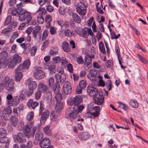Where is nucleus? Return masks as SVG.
Instances as JSON below:
<instances>
[{
    "label": "nucleus",
    "mask_w": 148,
    "mask_h": 148,
    "mask_svg": "<svg viewBox=\"0 0 148 148\" xmlns=\"http://www.w3.org/2000/svg\"><path fill=\"white\" fill-rule=\"evenodd\" d=\"M2 82L3 85L4 86L5 89L8 90L9 93L12 94L14 92L15 89L14 87V81L13 79L10 78L8 76H6Z\"/></svg>",
    "instance_id": "obj_1"
},
{
    "label": "nucleus",
    "mask_w": 148,
    "mask_h": 148,
    "mask_svg": "<svg viewBox=\"0 0 148 148\" xmlns=\"http://www.w3.org/2000/svg\"><path fill=\"white\" fill-rule=\"evenodd\" d=\"M34 123L32 121H28L24 127L25 134L26 137L30 138V136L33 137L34 133L36 130L37 127H34L31 131V130L34 126Z\"/></svg>",
    "instance_id": "obj_2"
},
{
    "label": "nucleus",
    "mask_w": 148,
    "mask_h": 148,
    "mask_svg": "<svg viewBox=\"0 0 148 148\" xmlns=\"http://www.w3.org/2000/svg\"><path fill=\"white\" fill-rule=\"evenodd\" d=\"M39 115H41L40 119V123L41 124H44L47 118L48 117L49 112L48 110H44V102L41 101L40 103Z\"/></svg>",
    "instance_id": "obj_3"
},
{
    "label": "nucleus",
    "mask_w": 148,
    "mask_h": 148,
    "mask_svg": "<svg viewBox=\"0 0 148 148\" xmlns=\"http://www.w3.org/2000/svg\"><path fill=\"white\" fill-rule=\"evenodd\" d=\"M83 98L80 95H78L73 99L70 97L69 98L67 101L68 104L70 106H75L76 105H79L82 101Z\"/></svg>",
    "instance_id": "obj_4"
},
{
    "label": "nucleus",
    "mask_w": 148,
    "mask_h": 148,
    "mask_svg": "<svg viewBox=\"0 0 148 148\" xmlns=\"http://www.w3.org/2000/svg\"><path fill=\"white\" fill-rule=\"evenodd\" d=\"M66 114L70 118L71 121L73 120L75 121L76 119L79 116V113L77 111L75 110L72 107H71L67 110Z\"/></svg>",
    "instance_id": "obj_5"
},
{
    "label": "nucleus",
    "mask_w": 148,
    "mask_h": 148,
    "mask_svg": "<svg viewBox=\"0 0 148 148\" xmlns=\"http://www.w3.org/2000/svg\"><path fill=\"white\" fill-rule=\"evenodd\" d=\"M63 104L61 101L57 102V103L55 106V110L56 112L52 111L51 112L50 116L51 118L57 119L58 117V115L57 112H59L62 109Z\"/></svg>",
    "instance_id": "obj_6"
},
{
    "label": "nucleus",
    "mask_w": 148,
    "mask_h": 148,
    "mask_svg": "<svg viewBox=\"0 0 148 148\" xmlns=\"http://www.w3.org/2000/svg\"><path fill=\"white\" fill-rule=\"evenodd\" d=\"M32 19L31 16L29 13L27 11H23L20 13L19 17V21H25L28 24H30V21Z\"/></svg>",
    "instance_id": "obj_7"
},
{
    "label": "nucleus",
    "mask_w": 148,
    "mask_h": 148,
    "mask_svg": "<svg viewBox=\"0 0 148 148\" xmlns=\"http://www.w3.org/2000/svg\"><path fill=\"white\" fill-rule=\"evenodd\" d=\"M104 99L103 92H100L97 95L93 97V102L97 105H101L104 102Z\"/></svg>",
    "instance_id": "obj_8"
},
{
    "label": "nucleus",
    "mask_w": 148,
    "mask_h": 148,
    "mask_svg": "<svg viewBox=\"0 0 148 148\" xmlns=\"http://www.w3.org/2000/svg\"><path fill=\"white\" fill-rule=\"evenodd\" d=\"M86 7L83 3L80 2L78 3L76 7V10L78 14L85 16L86 12Z\"/></svg>",
    "instance_id": "obj_9"
},
{
    "label": "nucleus",
    "mask_w": 148,
    "mask_h": 148,
    "mask_svg": "<svg viewBox=\"0 0 148 148\" xmlns=\"http://www.w3.org/2000/svg\"><path fill=\"white\" fill-rule=\"evenodd\" d=\"M21 60V58L18 54H14L9 63V67L13 69L17 64L20 63Z\"/></svg>",
    "instance_id": "obj_10"
},
{
    "label": "nucleus",
    "mask_w": 148,
    "mask_h": 148,
    "mask_svg": "<svg viewBox=\"0 0 148 148\" xmlns=\"http://www.w3.org/2000/svg\"><path fill=\"white\" fill-rule=\"evenodd\" d=\"M71 84L69 82H65L63 85V90L62 94L66 95L70 94L72 92Z\"/></svg>",
    "instance_id": "obj_11"
},
{
    "label": "nucleus",
    "mask_w": 148,
    "mask_h": 148,
    "mask_svg": "<svg viewBox=\"0 0 148 148\" xmlns=\"http://www.w3.org/2000/svg\"><path fill=\"white\" fill-rule=\"evenodd\" d=\"M87 83L85 80H81L79 83V86H77L76 90V93L77 94H80L82 93V90L84 89L86 87Z\"/></svg>",
    "instance_id": "obj_12"
},
{
    "label": "nucleus",
    "mask_w": 148,
    "mask_h": 148,
    "mask_svg": "<svg viewBox=\"0 0 148 148\" xmlns=\"http://www.w3.org/2000/svg\"><path fill=\"white\" fill-rule=\"evenodd\" d=\"M47 90V87L45 84L40 83L38 86V99H40L42 93H44Z\"/></svg>",
    "instance_id": "obj_13"
},
{
    "label": "nucleus",
    "mask_w": 148,
    "mask_h": 148,
    "mask_svg": "<svg viewBox=\"0 0 148 148\" xmlns=\"http://www.w3.org/2000/svg\"><path fill=\"white\" fill-rule=\"evenodd\" d=\"M87 92L91 97H95L99 94L97 89L90 86H88Z\"/></svg>",
    "instance_id": "obj_14"
},
{
    "label": "nucleus",
    "mask_w": 148,
    "mask_h": 148,
    "mask_svg": "<svg viewBox=\"0 0 148 148\" xmlns=\"http://www.w3.org/2000/svg\"><path fill=\"white\" fill-rule=\"evenodd\" d=\"M24 10L23 8L15 9L13 8H10L8 12L9 13L14 16H18L19 15L20 13L22 12Z\"/></svg>",
    "instance_id": "obj_15"
},
{
    "label": "nucleus",
    "mask_w": 148,
    "mask_h": 148,
    "mask_svg": "<svg viewBox=\"0 0 148 148\" xmlns=\"http://www.w3.org/2000/svg\"><path fill=\"white\" fill-rule=\"evenodd\" d=\"M51 143L50 140L48 138H45L40 141L39 145L41 148H47Z\"/></svg>",
    "instance_id": "obj_16"
},
{
    "label": "nucleus",
    "mask_w": 148,
    "mask_h": 148,
    "mask_svg": "<svg viewBox=\"0 0 148 148\" xmlns=\"http://www.w3.org/2000/svg\"><path fill=\"white\" fill-rule=\"evenodd\" d=\"M26 84H28L29 89L33 90L36 87V82L35 81H31L30 78H29L25 82Z\"/></svg>",
    "instance_id": "obj_17"
},
{
    "label": "nucleus",
    "mask_w": 148,
    "mask_h": 148,
    "mask_svg": "<svg viewBox=\"0 0 148 148\" xmlns=\"http://www.w3.org/2000/svg\"><path fill=\"white\" fill-rule=\"evenodd\" d=\"M95 70V69H91L90 71V73L87 75V77L91 81L94 82H96L97 81V78L96 76L97 74H92L93 72Z\"/></svg>",
    "instance_id": "obj_18"
},
{
    "label": "nucleus",
    "mask_w": 148,
    "mask_h": 148,
    "mask_svg": "<svg viewBox=\"0 0 148 148\" xmlns=\"http://www.w3.org/2000/svg\"><path fill=\"white\" fill-rule=\"evenodd\" d=\"M25 136V134L19 133L15 136L16 140L19 143H25L26 141Z\"/></svg>",
    "instance_id": "obj_19"
},
{
    "label": "nucleus",
    "mask_w": 148,
    "mask_h": 148,
    "mask_svg": "<svg viewBox=\"0 0 148 148\" xmlns=\"http://www.w3.org/2000/svg\"><path fill=\"white\" fill-rule=\"evenodd\" d=\"M32 32L33 37L36 38L37 36V27L36 26L32 29V27H28L26 31V32L28 34V36Z\"/></svg>",
    "instance_id": "obj_20"
},
{
    "label": "nucleus",
    "mask_w": 148,
    "mask_h": 148,
    "mask_svg": "<svg viewBox=\"0 0 148 148\" xmlns=\"http://www.w3.org/2000/svg\"><path fill=\"white\" fill-rule=\"evenodd\" d=\"M19 98L17 97H14L11 101H7V103L9 106H16L19 103Z\"/></svg>",
    "instance_id": "obj_21"
},
{
    "label": "nucleus",
    "mask_w": 148,
    "mask_h": 148,
    "mask_svg": "<svg viewBox=\"0 0 148 148\" xmlns=\"http://www.w3.org/2000/svg\"><path fill=\"white\" fill-rule=\"evenodd\" d=\"M30 65V62L29 60L28 59L25 60L23 63L21 64H20L17 68V70L20 69L23 71L24 69H27Z\"/></svg>",
    "instance_id": "obj_22"
},
{
    "label": "nucleus",
    "mask_w": 148,
    "mask_h": 148,
    "mask_svg": "<svg viewBox=\"0 0 148 148\" xmlns=\"http://www.w3.org/2000/svg\"><path fill=\"white\" fill-rule=\"evenodd\" d=\"M12 111L10 108H5L2 111V116L5 120H8L9 115L12 113Z\"/></svg>",
    "instance_id": "obj_23"
},
{
    "label": "nucleus",
    "mask_w": 148,
    "mask_h": 148,
    "mask_svg": "<svg viewBox=\"0 0 148 148\" xmlns=\"http://www.w3.org/2000/svg\"><path fill=\"white\" fill-rule=\"evenodd\" d=\"M45 67L46 69H48L49 70L51 74H53L55 73L56 66L53 63H52L51 64L47 63L45 64Z\"/></svg>",
    "instance_id": "obj_24"
},
{
    "label": "nucleus",
    "mask_w": 148,
    "mask_h": 148,
    "mask_svg": "<svg viewBox=\"0 0 148 148\" xmlns=\"http://www.w3.org/2000/svg\"><path fill=\"white\" fill-rule=\"evenodd\" d=\"M23 71L20 69L17 70V68L15 69L16 75L15 79L16 82H19L22 79L23 77V74L21 72Z\"/></svg>",
    "instance_id": "obj_25"
},
{
    "label": "nucleus",
    "mask_w": 148,
    "mask_h": 148,
    "mask_svg": "<svg viewBox=\"0 0 148 148\" xmlns=\"http://www.w3.org/2000/svg\"><path fill=\"white\" fill-rule=\"evenodd\" d=\"M90 135L89 133L87 132H85L80 134L79 137L80 140H86L89 138Z\"/></svg>",
    "instance_id": "obj_26"
},
{
    "label": "nucleus",
    "mask_w": 148,
    "mask_h": 148,
    "mask_svg": "<svg viewBox=\"0 0 148 148\" xmlns=\"http://www.w3.org/2000/svg\"><path fill=\"white\" fill-rule=\"evenodd\" d=\"M72 18L73 21L77 23H80L81 21V19L79 16L75 13H73L72 14Z\"/></svg>",
    "instance_id": "obj_27"
},
{
    "label": "nucleus",
    "mask_w": 148,
    "mask_h": 148,
    "mask_svg": "<svg viewBox=\"0 0 148 148\" xmlns=\"http://www.w3.org/2000/svg\"><path fill=\"white\" fill-rule=\"evenodd\" d=\"M62 49L64 51L66 52H69L71 51L70 48L69 47V43L66 42H64L62 45Z\"/></svg>",
    "instance_id": "obj_28"
},
{
    "label": "nucleus",
    "mask_w": 148,
    "mask_h": 148,
    "mask_svg": "<svg viewBox=\"0 0 148 148\" xmlns=\"http://www.w3.org/2000/svg\"><path fill=\"white\" fill-rule=\"evenodd\" d=\"M94 57V56L90 57L89 55H87L85 58V64L88 66L91 64L92 58Z\"/></svg>",
    "instance_id": "obj_29"
},
{
    "label": "nucleus",
    "mask_w": 148,
    "mask_h": 148,
    "mask_svg": "<svg viewBox=\"0 0 148 148\" xmlns=\"http://www.w3.org/2000/svg\"><path fill=\"white\" fill-rule=\"evenodd\" d=\"M60 87L59 82L57 81L53 87V90L55 94L60 93Z\"/></svg>",
    "instance_id": "obj_30"
},
{
    "label": "nucleus",
    "mask_w": 148,
    "mask_h": 148,
    "mask_svg": "<svg viewBox=\"0 0 148 148\" xmlns=\"http://www.w3.org/2000/svg\"><path fill=\"white\" fill-rule=\"evenodd\" d=\"M19 36V33L17 32H13L10 38V42L12 44L14 42L15 39L17 38Z\"/></svg>",
    "instance_id": "obj_31"
},
{
    "label": "nucleus",
    "mask_w": 148,
    "mask_h": 148,
    "mask_svg": "<svg viewBox=\"0 0 148 148\" xmlns=\"http://www.w3.org/2000/svg\"><path fill=\"white\" fill-rule=\"evenodd\" d=\"M46 12V10L45 8H43L40 6L38 10V16L40 17L41 16L43 17V16L45 15Z\"/></svg>",
    "instance_id": "obj_32"
},
{
    "label": "nucleus",
    "mask_w": 148,
    "mask_h": 148,
    "mask_svg": "<svg viewBox=\"0 0 148 148\" xmlns=\"http://www.w3.org/2000/svg\"><path fill=\"white\" fill-rule=\"evenodd\" d=\"M12 30L11 27H7L4 28L1 32V33L3 34L5 36L9 37L10 35V32Z\"/></svg>",
    "instance_id": "obj_33"
},
{
    "label": "nucleus",
    "mask_w": 148,
    "mask_h": 148,
    "mask_svg": "<svg viewBox=\"0 0 148 148\" xmlns=\"http://www.w3.org/2000/svg\"><path fill=\"white\" fill-rule=\"evenodd\" d=\"M27 105L29 108L31 107L32 109H34L37 106V102L33 101L32 99H30L27 102Z\"/></svg>",
    "instance_id": "obj_34"
},
{
    "label": "nucleus",
    "mask_w": 148,
    "mask_h": 148,
    "mask_svg": "<svg viewBox=\"0 0 148 148\" xmlns=\"http://www.w3.org/2000/svg\"><path fill=\"white\" fill-rule=\"evenodd\" d=\"M58 48L56 47H54L51 48L50 49L49 53L51 56H55L58 53Z\"/></svg>",
    "instance_id": "obj_35"
},
{
    "label": "nucleus",
    "mask_w": 148,
    "mask_h": 148,
    "mask_svg": "<svg viewBox=\"0 0 148 148\" xmlns=\"http://www.w3.org/2000/svg\"><path fill=\"white\" fill-rule=\"evenodd\" d=\"M10 141V139L5 136L0 137V143H1L9 144Z\"/></svg>",
    "instance_id": "obj_36"
},
{
    "label": "nucleus",
    "mask_w": 148,
    "mask_h": 148,
    "mask_svg": "<svg viewBox=\"0 0 148 148\" xmlns=\"http://www.w3.org/2000/svg\"><path fill=\"white\" fill-rule=\"evenodd\" d=\"M11 123L13 127H16L18 121V118L14 116H12L10 118V119Z\"/></svg>",
    "instance_id": "obj_37"
},
{
    "label": "nucleus",
    "mask_w": 148,
    "mask_h": 148,
    "mask_svg": "<svg viewBox=\"0 0 148 148\" xmlns=\"http://www.w3.org/2000/svg\"><path fill=\"white\" fill-rule=\"evenodd\" d=\"M8 60H0V69L5 68L7 65Z\"/></svg>",
    "instance_id": "obj_38"
},
{
    "label": "nucleus",
    "mask_w": 148,
    "mask_h": 148,
    "mask_svg": "<svg viewBox=\"0 0 148 148\" xmlns=\"http://www.w3.org/2000/svg\"><path fill=\"white\" fill-rule=\"evenodd\" d=\"M8 53L6 51H3L0 53V60H8Z\"/></svg>",
    "instance_id": "obj_39"
},
{
    "label": "nucleus",
    "mask_w": 148,
    "mask_h": 148,
    "mask_svg": "<svg viewBox=\"0 0 148 148\" xmlns=\"http://www.w3.org/2000/svg\"><path fill=\"white\" fill-rule=\"evenodd\" d=\"M45 76V73L42 70H39V67H38V79H41Z\"/></svg>",
    "instance_id": "obj_40"
},
{
    "label": "nucleus",
    "mask_w": 148,
    "mask_h": 148,
    "mask_svg": "<svg viewBox=\"0 0 148 148\" xmlns=\"http://www.w3.org/2000/svg\"><path fill=\"white\" fill-rule=\"evenodd\" d=\"M129 104L130 106L133 108H137L138 107V103L137 101L131 100L129 101Z\"/></svg>",
    "instance_id": "obj_41"
},
{
    "label": "nucleus",
    "mask_w": 148,
    "mask_h": 148,
    "mask_svg": "<svg viewBox=\"0 0 148 148\" xmlns=\"http://www.w3.org/2000/svg\"><path fill=\"white\" fill-rule=\"evenodd\" d=\"M73 107L75 110L77 111V112L78 113L79 112H81L84 108V106L82 105H76Z\"/></svg>",
    "instance_id": "obj_42"
},
{
    "label": "nucleus",
    "mask_w": 148,
    "mask_h": 148,
    "mask_svg": "<svg viewBox=\"0 0 148 148\" xmlns=\"http://www.w3.org/2000/svg\"><path fill=\"white\" fill-rule=\"evenodd\" d=\"M50 126H47L43 128V130L44 133L48 136H50L51 135V130L49 129Z\"/></svg>",
    "instance_id": "obj_43"
},
{
    "label": "nucleus",
    "mask_w": 148,
    "mask_h": 148,
    "mask_svg": "<svg viewBox=\"0 0 148 148\" xmlns=\"http://www.w3.org/2000/svg\"><path fill=\"white\" fill-rule=\"evenodd\" d=\"M99 48L103 53H105L106 52V50L104 47V45L103 42H100L99 44Z\"/></svg>",
    "instance_id": "obj_44"
},
{
    "label": "nucleus",
    "mask_w": 148,
    "mask_h": 148,
    "mask_svg": "<svg viewBox=\"0 0 148 148\" xmlns=\"http://www.w3.org/2000/svg\"><path fill=\"white\" fill-rule=\"evenodd\" d=\"M34 117V113L31 112L29 113L26 116V119L29 121H32Z\"/></svg>",
    "instance_id": "obj_45"
},
{
    "label": "nucleus",
    "mask_w": 148,
    "mask_h": 148,
    "mask_svg": "<svg viewBox=\"0 0 148 148\" xmlns=\"http://www.w3.org/2000/svg\"><path fill=\"white\" fill-rule=\"evenodd\" d=\"M98 78L99 79L98 82L99 86L104 87L105 86V84L104 81L103 80L101 76L99 75L98 77Z\"/></svg>",
    "instance_id": "obj_46"
},
{
    "label": "nucleus",
    "mask_w": 148,
    "mask_h": 148,
    "mask_svg": "<svg viewBox=\"0 0 148 148\" xmlns=\"http://www.w3.org/2000/svg\"><path fill=\"white\" fill-rule=\"evenodd\" d=\"M106 86L107 87L109 91L112 90V83L110 80H108L106 83Z\"/></svg>",
    "instance_id": "obj_47"
},
{
    "label": "nucleus",
    "mask_w": 148,
    "mask_h": 148,
    "mask_svg": "<svg viewBox=\"0 0 148 148\" xmlns=\"http://www.w3.org/2000/svg\"><path fill=\"white\" fill-rule=\"evenodd\" d=\"M47 83L49 86L52 88L54 83V79L53 77H51L48 80Z\"/></svg>",
    "instance_id": "obj_48"
},
{
    "label": "nucleus",
    "mask_w": 148,
    "mask_h": 148,
    "mask_svg": "<svg viewBox=\"0 0 148 148\" xmlns=\"http://www.w3.org/2000/svg\"><path fill=\"white\" fill-rule=\"evenodd\" d=\"M51 20L52 17L50 15H48L46 16L45 21L48 25H50V22L51 21Z\"/></svg>",
    "instance_id": "obj_49"
},
{
    "label": "nucleus",
    "mask_w": 148,
    "mask_h": 148,
    "mask_svg": "<svg viewBox=\"0 0 148 148\" xmlns=\"http://www.w3.org/2000/svg\"><path fill=\"white\" fill-rule=\"evenodd\" d=\"M43 135L42 132L38 131V140L41 141L43 139Z\"/></svg>",
    "instance_id": "obj_50"
},
{
    "label": "nucleus",
    "mask_w": 148,
    "mask_h": 148,
    "mask_svg": "<svg viewBox=\"0 0 148 148\" xmlns=\"http://www.w3.org/2000/svg\"><path fill=\"white\" fill-rule=\"evenodd\" d=\"M120 106L122 107V109L126 111L128 109V107L124 103L120 101H119L117 102Z\"/></svg>",
    "instance_id": "obj_51"
},
{
    "label": "nucleus",
    "mask_w": 148,
    "mask_h": 148,
    "mask_svg": "<svg viewBox=\"0 0 148 148\" xmlns=\"http://www.w3.org/2000/svg\"><path fill=\"white\" fill-rule=\"evenodd\" d=\"M58 10L59 13L62 15H64L66 12V9L64 7H60Z\"/></svg>",
    "instance_id": "obj_52"
},
{
    "label": "nucleus",
    "mask_w": 148,
    "mask_h": 148,
    "mask_svg": "<svg viewBox=\"0 0 148 148\" xmlns=\"http://www.w3.org/2000/svg\"><path fill=\"white\" fill-rule=\"evenodd\" d=\"M6 134L7 132L5 129H0V137L6 136Z\"/></svg>",
    "instance_id": "obj_53"
},
{
    "label": "nucleus",
    "mask_w": 148,
    "mask_h": 148,
    "mask_svg": "<svg viewBox=\"0 0 148 148\" xmlns=\"http://www.w3.org/2000/svg\"><path fill=\"white\" fill-rule=\"evenodd\" d=\"M64 32L65 35L68 37H70L72 35L71 31L68 29L65 30Z\"/></svg>",
    "instance_id": "obj_54"
},
{
    "label": "nucleus",
    "mask_w": 148,
    "mask_h": 148,
    "mask_svg": "<svg viewBox=\"0 0 148 148\" xmlns=\"http://www.w3.org/2000/svg\"><path fill=\"white\" fill-rule=\"evenodd\" d=\"M37 50V47L36 46H34L32 47L30 51L31 55L32 56H33L35 55Z\"/></svg>",
    "instance_id": "obj_55"
},
{
    "label": "nucleus",
    "mask_w": 148,
    "mask_h": 148,
    "mask_svg": "<svg viewBox=\"0 0 148 148\" xmlns=\"http://www.w3.org/2000/svg\"><path fill=\"white\" fill-rule=\"evenodd\" d=\"M55 98L57 102L60 101L62 99V95L60 93H57L56 94Z\"/></svg>",
    "instance_id": "obj_56"
},
{
    "label": "nucleus",
    "mask_w": 148,
    "mask_h": 148,
    "mask_svg": "<svg viewBox=\"0 0 148 148\" xmlns=\"http://www.w3.org/2000/svg\"><path fill=\"white\" fill-rule=\"evenodd\" d=\"M76 60L79 64H82L84 63V60L83 59L82 57L81 56L77 58H76Z\"/></svg>",
    "instance_id": "obj_57"
},
{
    "label": "nucleus",
    "mask_w": 148,
    "mask_h": 148,
    "mask_svg": "<svg viewBox=\"0 0 148 148\" xmlns=\"http://www.w3.org/2000/svg\"><path fill=\"white\" fill-rule=\"evenodd\" d=\"M86 27H84L83 29L82 35L84 38H87L88 36V32L87 30Z\"/></svg>",
    "instance_id": "obj_58"
},
{
    "label": "nucleus",
    "mask_w": 148,
    "mask_h": 148,
    "mask_svg": "<svg viewBox=\"0 0 148 148\" xmlns=\"http://www.w3.org/2000/svg\"><path fill=\"white\" fill-rule=\"evenodd\" d=\"M52 60L56 63H59L61 61V58L59 56H55L53 58Z\"/></svg>",
    "instance_id": "obj_59"
},
{
    "label": "nucleus",
    "mask_w": 148,
    "mask_h": 148,
    "mask_svg": "<svg viewBox=\"0 0 148 148\" xmlns=\"http://www.w3.org/2000/svg\"><path fill=\"white\" fill-rule=\"evenodd\" d=\"M49 33V32L47 30H45L43 34L42 39V40H44L46 39L48 36Z\"/></svg>",
    "instance_id": "obj_60"
},
{
    "label": "nucleus",
    "mask_w": 148,
    "mask_h": 148,
    "mask_svg": "<svg viewBox=\"0 0 148 148\" xmlns=\"http://www.w3.org/2000/svg\"><path fill=\"white\" fill-rule=\"evenodd\" d=\"M138 56L141 61L145 64H147V61L142 56L139 54H138Z\"/></svg>",
    "instance_id": "obj_61"
},
{
    "label": "nucleus",
    "mask_w": 148,
    "mask_h": 148,
    "mask_svg": "<svg viewBox=\"0 0 148 148\" xmlns=\"http://www.w3.org/2000/svg\"><path fill=\"white\" fill-rule=\"evenodd\" d=\"M12 18V17L10 15L8 16L5 21V25H6L9 24L11 21Z\"/></svg>",
    "instance_id": "obj_62"
},
{
    "label": "nucleus",
    "mask_w": 148,
    "mask_h": 148,
    "mask_svg": "<svg viewBox=\"0 0 148 148\" xmlns=\"http://www.w3.org/2000/svg\"><path fill=\"white\" fill-rule=\"evenodd\" d=\"M50 32L51 35H54L56 32V29L54 27L51 26L50 29Z\"/></svg>",
    "instance_id": "obj_63"
},
{
    "label": "nucleus",
    "mask_w": 148,
    "mask_h": 148,
    "mask_svg": "<svg viewBox=\"0 0 148 148\" xmlns=\"http://www.w3.org/2000/svg\"><path fill=\"white\" fill-rule=\"evenodd\" d=\"M106 67L108 68H109L112 64V61L110 60H108L107 61H106Z\"/></svg>",
    "instance_id": "obj_64"
}]
</instances>
